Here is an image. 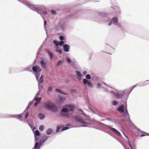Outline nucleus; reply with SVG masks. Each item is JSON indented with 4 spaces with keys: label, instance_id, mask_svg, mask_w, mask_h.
I'll use <instances>...</instances> for the list:
<instances>
[{
    "label": "nucleus",
    "instance_id": "48",
    "mask_svg": "<svg viewBox=\"0 0 149 149\" xmlns=\"http://www.w3.org/2000/svg\"><path fill=\"white\" fill-rule=\"evenodd\" d=\"M40 74H34L35 77L36 78V80L38 81H39V78L40 76Z\"/></svg>",
    "mask_w": 149,
    "mask_h": 149
},
{
    "label": "nucleus",
    "instance_id": "33",
    "mask_svg": "<svg viewBox=\"0 0 149 149\" xmlns=\"http://www.w3.org/2000/svg\"><path fill=\"white\" fill-rule=\"evenodd\" d=\"M70 126V125L69 124H67L65 126V127H63L61 129V131H65V130H67L69 129L70 128L69 126Z\"/></svg>",
    "mask_w": 149,
    "mask_h": 149
},
{
    "label": "nucleus",
    "instance_id": "19",
    "mask_svg": "<svg viewBox=\"0 0 149 149\" xmlns=\"http://www.w3.org/2000/svg\"><path fill=\"white\" fill-rule=\"evenodd\" d=\"M49 137V136H47L45 134H43L41 135V139L40 140L42 141V142L45 143Z\"/></svg>",
    "mask_w": 149,
    "mask_h": 149
},
{
    "label": "nucleus",
    "instance_id": "56",
    "mask_svg": "<svg viewBox=\"0 0 149 149\" xmlns=\"http://www.w3.org/2000/svg\"><path fill=\"white\" fill-rule=\"evenodd\" d=\"M67 61L69 63H71L72 61H71L70 59L68 57H66Z\"/></svg>",
    "mask_w": 149,
    "mask_h": 149
},
{
    "label": "nucleus",
    "instance_id": "47",
    "mask_svg": "<svg viewBox=\"0 0 149 149\" xmlns=\"http://www.w3.org/2000/svg\"><path fill=\"white\" fill-rule=\"evenodd\" d=\"M53 42L56 46H58V45H59V42L56 40H54L53 41Z\"/></svg>",
    "mask_w": 149,
    "mask_h": 149
},
{
    "label": "nucleus",
    "instance_id": "35",
    "mask_svg": "<svg viewBox=\"0 0 149 149\" xmlns=\"http://www.w3.org/2000/svg\"><path fill=\"white\" fill-rule=\"evenodd\" d=\"M117 111L120 113H123V115L124 114V109L123 108H121L120 106L117 108Z\"/></svg>",
    "mask_w": 149,
    "mask_h": 149
},
{
    "label": "nucleus",
    "instance_id": "42",
    "mask_svg": "<svg viewBox=\"0 0 149 149\" xmlns=\"http://www.w3.org/2000/svg\"><path fill=\"white\" fill-rule=\"evenodd\" d=\"M44 126L43 125H40L39 127V129L40 131H42L44 129Z\"/></svg>",
    "mask_w": 149,
    "mask_h": 149
},
{
    "label": "nucleus",
    "instance_id": "25",
    "mask_svg": "<svg viewBox=\"0 0 149 149\" xmlns=\"http://www.w3.org/2000/svg\"><path fill=\"white\" fill-rule=\"evenodd\" d=\"M17 69V68H15L13 67L10 68H9V74H11L16 72V70Z\"/></svg>",
    "mask_w": 149,
    "mask_h": 149
},
{
    "label": "nucleus",
    "instance_id": "36",
    "mask_svg": "<svg viewBox=\"0 0 149 149\" xmlns=\"http://www.w3.org/2000/svg\"><path fill=\"white\" fill-rule=\"evenodd\" d=\"M63 126V125H58L57 126L56 128V132L57 133L62 128V127Z\"/></svg>",
    "mask_w": 149,
    "mask_h": 149
},
{
    "label": "nucleus",
    "instance_id": "61",
    "mask_svg": "<svg viewBox=\"0 0 149 149\" xmlns=\"http://www.w3.org/2000/svg\"><path fill=\"white\" fill-rule=\"evenodd\" d=\"M38 98V96H35L34 98L33 99V101L34 100L35 101H37Z\"/></svg>",
    "mask_w": 149,
    "mask_h": 149
},
{
    "label": "nucleus",
    "instance_id": "64",
    "mask_svg": "<svg viewBox=\"0 0 149 149\" xmlns=\"http://www.w3.org/2000/svg\"><path fill=\"white\" fill-rule=\"evenodd\" d=\"M33 100L30 101L28 104V106L30 107L33 104Z\"/></svg>",
    "mask_w": 149,
    "mask_h": 149
},
{
    "label": "nucleus",
    "instance_id": "55",
    "mask_svg": "<svg viewBox=\"0 0 149 149\" xmlns=\"http://www.w3.org/2000/svg\"><path fill=\"white\" fill-rule=\"evenodd\" d=\"M52 90V86H49L47 89V91L48 92L51 91Z\"/></svg>",
    "mask_w": 149,
    "mask_h": 149
},
{
    "label": "nucleus",
    "instance_id": "52",
    "mask_svg": "<svg viewBox=\"0 0 149 149\" xmlns=\"http://www.w3.org/2000/svg\"><path fill=\"white\" fill-rule=\"evenodd\" d=\"M29 114V111H27L25 113V116L24 118L25 119H26L28 117Z\"/></svg>",
    "mask_w": 149,
    "mask_h": 149
},
{
    "label": "nucleus",
    "instance_id": "60",
    "mask_svg": "<svg viewBox=\"0 0 149 149\" xmlns=\"http://www.w3.org/2000/svg\"><path fill=\"white\" fill-rule=\"evenodd\" d=\"M40 103L39 102L37 101L36 102H35L34 104V107H36Z\"/></svg>",
    "mask_w": 149,
    "mask_h": 149
},
{
    "label": "nucleus",
    "instance_id": "15",
    "mask_svg": "<svg viewBox=\"0 0 149 149\" xmlns=\"http://www.w3.org/2000/svg\"><path fill=\"white\" fill-rule=\"evenodd\" d=\"M45 142H42V141L40 140V141L38 142H35L34 146L36 147L38 149H40L41 146L43 143Z\"/></svg>",
    "mask_w": 149,
    "mask_h": 149
},
{
    "label": "nucleus",
    "instance_id": "54",
    "mask_svg": "<svg viewBox=\"0 0 149 149\" xmlns=\"http://www.w3.org/2000/svg\"><path fill=\"white\" fill-rule=\"evenodd\" d=\"M65 42V41H61L60 42V43H59V45H60V46H63V45L64 44V43Z\"/></svg>",
    "mask_w": 149,
    "mask_h": 149
},
{
    "label": "nucleus",
    "instance_id": "31",
    "mask_svg": "<svg viewBox=\"0 0 149 149\" xmlns=\"http://www.w3.org/2000/svg\"><path fill=\"white\" fill-rule=\"evenodd\" d=\"M112 23L115 24V25H116V24L118 22V19L117 17H113L111 20Z\"/></svg>",
    "mask_w": 149,
    "mask_h": 149
},
{
    "label": "nucleus",
    "instance_id": "3",
    "mask_svg": "<svg viewBox=\"0 0 149 149\" xmlns=\"http://www.w3.org/2000/svg\"><path fill=\"white\" fill-rule=\"evenodd\" d=\"M51 102L47 101L44 103V107L46 109L50 110L54 113L57 112L58 110L57 106L55 104L50 105Z\"/></svg>",
    "mask_w": 149,
    "mask_h": 149
},
{
    "label": "nucleus",
    "instance_id": "24",
    "mask_svg": "<svg viewBox=\"0 0 149 149\" xmlns=\"http://www.w3.org/2000/svg\"><path fill=\"white\" fill-rule=\"evenodd\" d=\"M38 117L40 120H42L45 118V116L44 114L41 113H40L38 114Z\"/></svg>",
    "mask_w": 149,
    "mask_h": 149
},
{
    "label": "nucleus",
    "instance_id": "22",
    "mask_svg": "<svg viewBox=\"0 0 149 149\" xmlns=\"http://www.w3.org/2000/svg\"><path fill=\"white\" fill-rule=\"evenodd\" d=\"M75 72L77 75L78 77H77V79L79 81L81 80L82 79V74L78 70H76Z\"/></svg>",
    "mask_w": 149,
    "mask_h": 149
},
{
    "label": "nucleus",
    "instance_id": "40",
    "mask_svg": "<svg viewBox=\"0 0 149 149\" xmlns=\"http://www.w3.org/2000/svg\"><path fill=\"white\" fill-rule=\"evenodd\" d=\"M95 114H97L100 117H102V114L100 113V112L97 110H96V112Z\"/></svg>",
    "mask_w": 149,
    "mask_h": 149
},
{
    "label": "nucleus",
    "instance_id": "11",
    "mask_svg": "<svg viewBox=\"0 0 149 149\" xmlns=\"http://www.w3.org/2000/svg\"><path fill=\"white\" fill-rule=\"evenodd\" d=\"M135 130H137V132H135L136 133H138L139 134H141L140 135V137H143L146 136H148V133L141 130L137 127H136V129Z\"/></svg>",
    "mask_w": 149,
    "mask_h": 149
},
{
    "label": "nucleus",
    "instance_id": "12",
    "mask_svg": "<svg viewBox=\"0 0 149 149\" xmlns=\"http://www.w3.org/2000/svg\"><path fill=\"white\" fill-rule=\"evenodd\" d=\"M115 90L117 92V94L116 96L117 97V99H122L124 95H125L124 94L125 90H124V91H122L121 92V93H120L117 92L116 90Z\"/></svg>",
    "mask_w": 149,
    "mask_h": 149
},
{
    "label": "nucleus",
    "instance_id": "27",
    "mask_svg": "<svg viewBox=\"0 0 149 149\" xmlns=\"http://www.w3.org/2000/svg\"><path fill=\"white\" fill-rule=\"evenodd\" d=\"M34 136H38L41 137V133L39 131L37 130H35L34 132Z\"/></svg>",
    "mask_w": 149,
    "mask_h": 149
},
{
    "label": "nucleus",
    "instance_id": "2",
    "mask_svg": "<svg viewBox=\"0 0 149 149\" xmlns=\"http://www.w3.org/2000/svg\"><path fill=\"white\" fill-rule=\"evenodd\" d=\"M22 3H23L31 10L35 11L40 14L43 19L42 15L41 14L42 10L45 9V7L42 5H33L30 3L28 0H23Z\"/></svg>",
    "mask_w": 149,
    "mask_h": 149
},
{
    "label": "nucleus",
    "instance_id": "4",
    "mask_svg": "<svg viewBox=\"0 0 149 149\" xmlns=\"http://www.w3.org/2000/svg\"><path fill=\"white\" fill-rule=\"evenodd\" d=\"M94 121L95 122H96L97 123H98L99 124L101 125H102L104 126L107 127L109 128V129L110 130H111L112 132L114 133L120 137H122V135L120 133V132L115 128L111 127L109 125H107L105 124H104L102 122H99L98 121H97L95 120H94Z\"/></svg>",
    "mask_w": 149,
    "mask_h": 149
},
{
    "label": "nucleus",
    "instance_id": "63",
    "mask_svg": "<svg viewBox=\"0 0 149 149\" xmlns=\"http://www.w3.org/2000/svg\"><path fill=\"white\" fill-rule=\"evenodd\" d=\"M93 55V52H92V53H91L90 54V56L89 57V59L90 60H91V59Z\"/></svg>",
    "mask_w": 149,
    "mask_h": 149
},
{
    "label": "nucleus",
    "instance_id": "5",
    "mask_svg": "<svg viewBox=\"0 0 149 149\" xmlns=\"http://www.w3.org/2000/svg\"><path fill=\"white\" fill-rule=\"evenodd\" d=\"M22 114L18 115H9L7 114H4L0 113V118H13L17 119L20 120V118L22 117Z\"/></svg>",
    "mask_w": 149,
    "mask_h": 149
},
{
    "label": "nucleus",
    "instance_id": "16",
    "mask_svg": "<svg viewBox=\"0 0 149 149\" xmlns=\"http://www.w3.org/2000/svg\"><path fill=\"white\" fill-rule=\"evenodd\" d=\"M65 107L69 108L71 112H73L75 109V107L74 104H67L65 105Z\"/></svg>",
    "mask_w": 149,
    "mask_h": 149
},
{
    "label": "nucleus",
    "instance_id": "14",
    "mask_svg": "<svg viewBox=\"0 0 149 149\" xmlns=\"http://www.w3.org/2000/svg\"><path fill=\"white\" fill-rule=\"evenodd\" d=\"M125 117V118L126 119H125V120L127 122L131 124L134 127V128L135 129H136V127H137L135 126V125L132 122L130 118V116L129 114L127 115L124 116Z\"/></svg>",
    "mask_w": 149,
    "mask_h": 149
},
{
    "label": "nucleus",
    "instance_id": "30",
    "mask_svg": "<svg viewBox=\"0 0 149 149\" xmlns=\"http://www.w3.org/2000/svg\"><path fill=\"white\" fill-rule=\"evenodd\" d=\"M53 132V130L51 128H48L46 131V134L47 135H51Z\"/></svg>",
    "mask_w": 149,
    "mask_h": 149
},
{
    "label": "nucleus",
    "instance_id": "17",
    "mask_svg": "<svg viewBox=\"0 0 149 149\" xmlns=\"http://www.w3.org/2000/svg\"><path fill=\"white\" fill-rule=\"evenodd\" d=\"M74 118L76 122H79L80 123H81V121L83 119L82 117L79 115H74Z\"/></svg>",
    "mask_w": 149,
    "mask_h": 149
},
{
    "label": "nucleus",
    "instance_id": "37",
    "mask_svg": "<svg viewBox=\"0 0 149 149\" xmlns=\"http://www.w3.org/2000/svg\"><path fill=\"white\" fill-rule=\"evenodd\" d=\"M43 75L42 74L40 78V79L39 80V82H38V84H41L43 83Z\"/></svg>",
    "mask_w": 149,
    "mask_h": 149
},
{
    "label": "nucleus",
    "instance_id": "62",
    "mask_svg": "<svg viewBox=\"0 0 149 149\" xmlns=\"http://www.w3.org/2000/svg\"><path fill=\"white\" fill-rule=\"evenodd\" d=\"M70 91L71 93H76L77 92V91L75 89H71L70 90Z\"/></svg>",
    "mask_w": 149,
    "mask_h": 149
},
{
    "label": "nucleus",
    "instance_id": "57",
    "mask_svg": "<svg viewBox=\"0 0 149 149\" xmlns=\"http://www.w3.org/2000/svg\"><path fill=\"white\" fill-rule=\"evenodd\" d=\"M51 13L53 15H55L56 13V11L54 10H51Z\"/></svg>",
    "mask_w": 149,
    "mask_h": 149
},
{
    "label": "nucleus",
    "instance_id": "1",
    "mask_svg": "<svg viewBox=\"0 0 149 149\" xmlns=\"http://www.w3.org/2000/svg\"><path fill=\"white\" fill-rule=\"evenodd\" d=\"M86 15H88V18H91L93 20V18H94L95 20H97V17L98 15L100 17L102 18V20L99 19V21L100 22H102L104 21H107L110 19L109 17L108 16V15L104 12H100L97 11H94L92 10H87L86 13Z\"/></svg>",
    "mask_w": 149,
    "mask_h": 149
},
{
    "label": "nucleus",
    "instance_id": "39",
    "mask_svg": "<svg viewBox=\"0 0 149 149\" xmlns=\"http://www.w3.org/2000/svg\"><path fill=\"white\" fill-rule=\"evenodd\" d=\"M34 138L35 142H38V141H40L41 139V137H40L38 136L34 137Z\"/></svg>",
    "mask_w": 149,
    "mask_h": 149
},
{
    "label": "nucleus",
    "instance_id": "8",
    "mask_svg": "<svg viewBox=\"0 0 149 149\" xmlns=\"http://www.w3.org/2000/svg\"><path fill=\"white\" fill-rule=\"evenodd\" d=\"M79 12V11H77L74 13L67 15L65 16V18L68 19H75L78 17Z\"/></svg>",
    "mask_w": 149,
    "mask_h": 149
},
{
    "label": "nucleus",
    "instance_id": "7",
    "mask_svg": "<svg viewBox=\"0 0 149 149\" xmlns=\"http://www.w3.org/2000/svg\"><path fill=\"white\" fill-rule=\"evenodd\" d=\"M32 70L34 74H40V72L42 71V70L40 68L38 65H36L33 66H32Z\"/></svg>",
    "mask_w": 149,
    "mask_h": 149
},
{
    "label": "nucleus",
    "instance_id": "9",
    "mask_svg": "<svg viewBox=\"0 0 149 149\" xmlns=\"http://www.w3.org/2000/svg\"><path fill=\"white\" fill-rule=\"evenodd\" d=\"M137 84H136L134 85H133L131 87L129 88L128 89L125 90V92L127 91V93L125 94V96L124 97L125 99H127L128 98L129 95L130 93L133 89L136 87Z\"/></svg>",
    "mask_w": 149,
    "mask_h": 149
},
{
    "label": "nucleus",
    "instance_id": "45",
    "mask_svg": "<svg viewBox=\"0 0 149 149\" xmlns=\"http://www.w3.org/2000/svg\"><path fill=\"white\" fill-rule=\"evenodd\" d=\"M63 62V60H60L56 64V66H59L60 65H61L62 64V63Z\"/></svg>",
    "mask_w": 149,
    "mask_h": 149
},
{
    "label": "nucleus",
    "instance_id": "18",
    "mask_svg": "<svg viewBox=\"0 0 149 149\" xmlns=\"http://www.w3.org/2000/svg\"><path fill=\"white\" fill-rule=\"evenodd\" d=\"M63 48L64 52H68L69 51L70 46L68 44H65L63 45Z\"/></svg>",
    "mask_w": 149,
    "mask_h": 149
},
{
    "label": "nucleus",
    "instance_id": "51",
    "mask_svg": "<svg viewBox=\"0 0 149 149\" xmlns=\"http://www.w3.org/2000/svg\"><path fill=\"white\" fill-rule=\"evenodd\" d=\"M55 51L60 54H61L62 53V51L61 49H55Z\"/></svg>",
    "mask_w": 149,
    "mask_h": 149
},
{
    "label": "nucleus",
    "instance_id": "28",
    "mask_svg": "<svg viewBox=\"0 0 149 149\" xmlns=\"http://www.w3.org/2000/svg\"><path fill=\"white\" fill-rule=\"evenodd\" d=\"M31 65L27 66L26 68H24V69L22 70V71H27L31 72H33L31 70Z\"/></svg>",
    "mask_w": 149,
    "mask_h": 149
},
{
    "label": "nucleus",
    "instance_id": "49",
    "mask_svg": "<svg viewBox=\"0 0 149 149\" xmlns=\"http://www.w3.org/2000/svg\"><path fill=\"white\" fill-rule=\"evenodd\" d=\"M87 85L89 87L92 88L93 87V85L92 84L90 81H89L88 82Z\"/></svg>",
    "mask_w": 149,
    "mask_h": 149
},
{
    "label": "nucleus",
    "instance_id": "38",
    "mask_svg": "<svg viewBox=\"0 0 149 149\" xmlns=\"http://www.w3.org/2000/svg\"><path fill=\"white\" fill-rule=\"evenodd\" d=\"M46 10V8L45 7V9L41 11V14L42 15V14L45 16H46L47 14V12L45 11Z\"/></svg>",
    "mask_w": 149,
    "mask_h": 149
},
{
    "label": "nucleus",
    "instance_id": "32",
    "mask_svg": "<svg viewBox=\"0 0 149 149\" xmlns=\"http://www.w3.org/2000/svg\"><path fill=\"white\" fill-rule=\"evenodd\" d=\"M114 8H113L112 7H111L113 8L115 10L114 11V12L117 13V14H120V8H119V7H118L116 6H114Z\"/></svg>",
    "mask_w": 149,
    "mask_h": 149
},
{
    "label": "nucleus",
    "instance_id": "53",
    "mask_svg": "<svg viewBox=\"0 0 149 149\" xmlns=\"http://www.w3.org/2000/svg\"><path fill=\"white\" fill-rule=\"evenodd\" d=\"M59 39L61 40V41H63V40H65L64 37L63 36H60L59 37Z\"/></svg>",
    "mask_w": 149,
    "mask_h": 149
},
{
    "label": "nucleus",
    "instance_id": "41",
    "mask_svg": "<svg viewBox=\"0 0 149 149\" xmlns=\"http://www.w3.org/2000/svg\"><path fill=\"white\" fill-rule=\"evenodd\" d=\"M112 122L114 123H118V120L115 118H114L113 119H112Z\"/></svg>",
    "mask_w": 149,
    "mask_h": 149
},
{
    "label": "nucleus",
    "instance_id": "58",
    "mask_svg": "<svg viewBox=\"0 0 149 149\" xmlns=\"http://www.w3.org/2000/svg\"><path fill=\"white\" fill-rule=\"evenodd\" d=\"M81 123H82V124H88V122H86V121H84V120L83 119V120H82Z\"/></svg>",
    "mask_w": 149,
    "mask_h": 149
},
{
    "label": "nucleus",
    "instance_id": "6",
    "mask_svg": "<svg viewBox=\"0 0 149 149\" xmlns=\"http://www.w3.org/2000/svg\"><path fill=\"white\" fill-rule=\"evenodd\" d=\"M70 109L63 107L60 111V114L61 117H65L69 118L70 117Z\"/></svg>",
    "mask_w": 149,
    "mask_h": 149
},
{
    "label": "nucleus",
    "instance_id": "34",
    "mask_svg": "<svg viewBox=\"0 0 149 149\" xmlns=\"http://www.w3.org/2000/svg\"><path fill=\"white\" fill-rule=\"evenodd\" d=\"M58 97L59 102L61 103L63 102L66 99L65 97H63L59 96H58Z\"/></svg>",
    "mask_w": 149,
    "mask_h": 149
},
{
    "label": "nucleus",
    "instance_id": "13",
    "mask_svg": "<svg viewBox=\"0 0 149 149\" xmlns=\"http://www.w3.org/2000/svg\"><path fill=\"white\" fill-rule=\"evenodd\" d=\"M40 63L44 69L45 70H47V67L46 66V59L44 58H42L40 61Z\"/></svg>",
    "mask_w": 149,
    "mask_h": 149
},
{
    "label": "nucleus",
    "instance_id": "21",
    "mask_svg": "<svg viewBox=\"0 0 149 149\" xmlns=\"http://www.w3.org/2000/svg\"><path fill=\"white\" fill-rule=\"evenodd\" d=\"M58 24L61 29L63 31L64 30L65 27V23L62 20H60Z\"/></svg>",
    "mask_w": 149,
    "mask_h": 149
},
{
    "label": "nucleus",
    "instance_id": "59",
    "mask_svg": "<svg viewBox=\"0 0 149 149\" xmlns=\"http://www.w3.org/2000/svg\"><path fill=\"white\" fill-rule=\"evenodd\" d=\"M123 103V102L122 101V100H121V102H120V104H121V106H120V107H121V108H123V109H124V103L123 104H122Z\"/></svg>",
    "mask_w": 149,
    "mask_h": 149
},
{
    "label": "nucleus",
    "instance_id": "23",
    "mask_svg": "<svg viewBox=\"0 0 149 149\" xmlns=\"http://www.w3.org/2000/svg\"><path fill=\"white\" fill-rule=\"evenodd\" d=\"M93 127V128H94L95 129H97L99 130H101V131H103V132H105V133H107V134H108L110 136H111L113 138L117 140V141H118L119 142H120V143H121L120 142V141H118L117 139H116L115 137H114L112 135H111V134H110L108 132L106 131H105L104 130H102L101 129H98V128H95V127Z\"/></svg>",
    "mask_w": 149,
    "mask_h": 149
},
{
    "label": "nucleus",
    "instance_id": "46",
    "mask_svg": "<svg viewBox=\"0 0 149 149\" xmlns=\"http://www.w3.org/2000/svg\"><path fill=\"white\" fill-rule=\"evenodd\" d=\"M85 79L88 80H90L91 79V75L89 74H87L85 76Z\"/></svg>",
    "mask_w": 149,
    "mask_h": 149
},
{
    "label": "nucleus",
    "instance_id": "44",
    "mask_svg": "<svg viewBox=\"0 0 149 149\" xmlns=\"http://www.w3.org/2000/svg\"><path fill=\"white\" fill-rule=\"evenodd\" d=\"M88 81H89L87 80L86 79L84 78L83 79V83L84 85H85L87 84Z\"/></svg>",
    "mask_w": 149,
    "mask_h": 149
},
{
    "label": "nucleus",
    "instance_id": "50",
    "mask_svg": "<svg viewBox=\"0 0 149 149\" xmlns=\"http://www.w3.org/2000/svg\"><path fill=\"white\" fill-rule=\"evenodd\" d=\"M109 92H110L112 94H113L114 96H116L117 94V92H115L114 91L112 90L109 91Z\"/></svg>",
    "mask_w": 149,
    "mask_h": 149
},
{
    "label": "nucleus",
    "instance_id": "43",
    "mask_svg": "<svg viewBox=\"0 0 149 149\" xmlns=\"http://www.w3.org/2000/svg\"><path fill=\"white\" fill-rule=\"evenodd\" d=\"M112 105L116 106L118 104V101L116 100H114L112 101Z\"/></svg>",
    "mask_w": 149,
    "mask_h": 149
},
{
    "label": "nucleus",
    "instance_id": "26",
    "mask_svg": "<svg viewBox=\"0 0 149 149\" xmlns=\"http://www.w3.org/2000/svg\"><path fill=\"white\" fill-rule=\"evenodd\" d=\"M55 91L57 93H61V94L65 95H68V94L67 93H64L63 91L61 90L59 88H56L55 89Z\"/></svg>",
    "mask_w": 149,
    "mask_h": 149
},
{
    "label": "nucleus",
    "instance_id": "29",
    "mask_svg": "<svg viewBox=\"0 0 149 149\" xmlns=\"http://www.w3.org/2000/svg\"><path fill=\"white\" fill-rule=\"evenodd\" d=\"M46 51L48 54L50 59V60L52 59L54 56V54L52 52H50L47 49H46Z\"/></svg>",
    "mask_w": 149,
    "mask_h": 149
},
{
    "label": "nucleus",
    "instance_id": "20",
    "mask_svg": "<svg viewBox=\"0 0 149 149\" xmlns=\"http://www.w3.org/2000/svg\"><path fill=\"white\" fill-rule=\"evenodd\" d=\"M148 81V80H146L145 81H142L139 83V86L140 87L146 86L149 84V83L147 82Z\"/></svg>",
    "mask_w": 149,
    "mask_h": 149
},
{
    "label": "nucleus",
    "instance_id": "10",
    "mask_svg": "<svg viewBox=\"0 0 149 149\" xmlns=\"http://www.w3.org/2000/svg\"><path fill=\"white\" fill-rule=\"evenodd\" d=\"M127 99L125 98L122 100L123 103L125 104L124 106V112L123 116L127 115L129 114L127 109Z\"/></svg>",
    "mask_w": 149,
    "mask_h": 149
}]
</instances>
